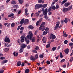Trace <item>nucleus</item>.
<instances>
[{"label": "nucleus", "instance_id": "obj_46", "mask_svg": "<svg viewBox=\"0 0 73 73\" xmlns=\"http://www.w3.org/2000/svg\"><path fill=\"white\" fill-rule=\"evenodd\" d=\"M68 41L67 40H65L64 42V43L65 44H66L68 43Z\"/></svg>", "mask_w": 73, "mask_h": 73}, {"label": "nucleus", "instance_id": "obj_40", "mask_svg": "<svg viewBox=\"0 0 73 73\" xmlns=\"http://www.w3.org/2000/svg\"><path fill=\"white\" fill-rule=\"evenodd\" d=\"M39 14L38 13H36L35 14V16H36L37 17L38 16H39Z\"/></svg>", "mask_w": 73, "mask_h": 73}, {"label": "nucleus", "instance_id": "obj_51", "mask_svg": "<svg viewBox=\"0 0 73 73\" xmlns=\"http://www.w3.org/2000/svg\"><path fill=\"white\" fill-rule=\"evenodd\" d=\"M38 3L40 4V3H41L42 1V0H38Z\"/></svg>", "mask_w": 73, "mask_h": 73}, {"label": "nucleus", "instance_id": "obj_17", "mask_svg": "<svg viewBox=\"0 0 73 73\" xmlns=\"http://www.w3.org/2000/svg\"><path fill=\"white\" fill-rule=\"evenodd\" d=\"M28 9H25V14L26 16H28V15H29V13H28Z\"/></svg>", "mask_w": 73, "mask_h": 73}, {"label": "nucleus", "instance_id": "obj_12", "mask_svg": "<svg viewBox=\"0 0 73 73\" xmlns=\"http://www.w3.org/2000/svg\"><path fill=\"white\" fill-rule=\"evenodd\" d=\"M42 41L44 43H45L46 42V38L44 36L43 38Z\"/></svg>", "mask_w": 73, "mask_h": 73}, {"label": "nucleus", "instance_id": "obj_48", "mask_svg": "<svg viewBox=\"0 0 73 73\" xmlns=\"http://www.w3.org/2000/svg\"><path fill=\"white\" fill-rule=\"evenodd\" d=\"M63 36L65 37H66L68 36V35H66V33H64L63 35Z\"/></svg>", "mask_w": 73, "mask_h": 73}, {"label": "nucleus", "instance_id": "obj_37", "mask_svg": "<svg viewBox=\"0 0 73 73\" xmlns=\"http://www.w3.org/2000/svg\"><path fill=\"white\" fill-rule=\"evenodd\" d=\"M15 23H12L11 24V27L12 28H13V27L15 26Z\"/></svg>", "mask_w": 73, "mask_h": 73}, {"label": "nucleus", "instance_id": "obj_26", "mask_svg": "<svg viewBox=\"0 0 73 73\" xmlns=\"http://www.w3.org/2000/svg\"><path fill=\"white\" fill-rule=\"evenodd\" d=\"M9 50V48H5V49L4 51L5 52H7Z\"/></svg>", "mask_w": 73, "mask_h": 73}, {"label": "nucleus", "instance_id": "obj_59", "mask_svg": "<svg viewBox=\"0 0 73 73\" xmlns=\"http://www.w3.org/2000/svg\"><path fill=\"white\" fill-rule=\"evenodd\" d=\"M59 8V5H57L56 6V9H58Z\"/></svg>", "mask_w": 73, "mask_h": 73}, {"label": "nucleus", "instance_id": "obj_19", "mask_svg": "<svg viewBox=\"0 0 73 73\" xmlns=\"http://www.w3.org/2000/svg\"><path fill=\"white\" fill-rule=\"evenodd\" d=\"M13 54L15 57H17L18 56V52H14L13 53Z\"/></svg>", "mask_w": 73, "mask_h": 73}, {"label": "nucleus", "instance_id": "obj_21", "mask_svg": "<svg viewBox=\"0 0 73 73\" xmlns=\"http://www.w3.org/2000/svg\"><path fill=\"white\" fill-rule=\"evenodd\" d=\"M7 62H8V60H4L1 62V64L2 65H3V64H4L7 63Z\"/></svg>", "mask_w": 73, "mask_h": 73}, {"label": "nucleus", "instance_id": "obj_23", "mask_svg": "<svg viewBox=\"0 0 73 73\" xmlns=\"http://www.w3.org/2000/svg\"><path fill=\"white\" fill-rule=\"evenodd\" d=\"M16 3H17L16 1H15V0H13L11 1L12 4L15 5V4H16Z\"/></svg>", "mask_w": 73, "mask_h": 73}, {"label": "nucleus", "instance_id": "obj_24", "mask_svg": "<svg viewBox=\"0 0 73 73\" xmlns=\"http://www.w3.org/2000/svg\"><path fill=\"white\" fill-rule=\"evenodd\" d=\"M48 33V31H44L43 32V33L42 34V35H46Z\"/></svg>", "mask_w": 73, "mask_h": 73}, {"label": "nucleus", "instance_id": "obj_6", "mask_svg": "<svg viewBox=\"0 0 73 73\" xmlns=\"http://www.w3.org/2000/svg\"><path fill=\"white\" fill-rule=\"evenodd\" d=\"M60 22H57V23L56 24L55 26L54 27V30L56 31V30H57L59 27V25H60Z\"/></svg>", "mask_w": 73, "mask_h": 73}, {"label": "nucleus", "instance_id": "obj_15", "mask_svg": "<svg viewBox=\"0 0 73 73\" xmlns=\"http://www.w3.org/2000/svg\"><path fill=\"white\" fill-rule=\"evenodd\" d=\"M24 24L25 25H26V24H28V23H29V20L28 19H25V21H24Z\"/></svg>", "mask_w": 73, "mask_h": 73}, {"label": "nucleus", "instance_id": "obj_47", "mask_svg": "<svg viewBox=\"0 0 73 73\" xmlns=\"http://www.w3.org/2000/svg\"><path fill=\"white\" fill-rule=\"evenodd\" d=\"M65 61V59H62L60 61V62L61 63L62 62H64V61Z\"/></svg>", "mask_w": 73, "mask_h": 73}, {"label": "nucleus", "instance_id": "obj_41", "mask_svg": "<svg viewBox=\"0 0 73 73\" xmlns=\"http://www.w3.org/2000/svg\"><path fill=\"white\" fill-rule=\"evenodd\" d=\"M69 44V46H73V43H70Z\"/></svg>", "mask_w": 73, "mask_h": 73}, {"label": "nucleus", "instance_id": "obj_2", "mask_svg": "<svg viewBox=\"0 0 73 73\" xmlns=\"http://www.w3.org/2000/svg\"><path fill=\"white\" fill-rule=\"evenodd\" d=\"M43 14L44 15H45L44 16V18L46 20H47L48 19V17L47 16V13H48V9L46 8L45 10L44 9H42Z\"/></svg>", "mask_w": 73, "mask_h": 73}, {"label": "nucleus", "instance_id": "obj_7", "mask_svg": "<svg viewBox=\"0 0 73 73\" xmlns=\"http://www.w3.org/2000/svg\"><path fill=\"white\" fill-rule=\"evenodd\" d=\"M60 22H57V23L56 24L55 26L54 27V30L56 31V30H57L59 27V25H60Z\"/></svg>", "mask_w": 73, "mask_h": 73}, {"label": "nucleus", "instance_id": "obj_9", "mask_svg": "<svg viewBox=\"0 0 73 73\" xmlns=\"http://www.w3.org/2000/svg\"><path fill=\"white\" fill-rule=\"evenodd\" d=\"M25 36H23L21 37V42H24V38H25Z\"/></svg>", "mask_w": 73, "mask_h": 73}, {"label": "nucleus", "instance_id": "obj_58", "mask_svg": "<svg viewBox=\"0 0 73 73\" xmlns=\"http://www.w3.org/2000/svg\"><path fill=\"white\" fill-rule=\"evenodd\" d=\"M50 44H47L46 45V48H49V47H50Z\"/></svg>", "mask_w": 73, "mask_h": 73}, {"label": "nucleus", "instance_id": "obj_34", "mask_svg": "<svg viewBox=\"0 0 73 73\" xmlns=\"http://www.w3.org/2000/svg\"><path fill=\"white\" fill-rule=\"evenodd\" d=\"M39 57L40 58H42L44 57V55L42 54H40L39 55Z\"/></svg>", "mask_w": 73, "mask_h": 73}, {"label": "nucleus", "instance_id": "obj_20", "mask_svg": "<svg viewBox=\"0 0 73 73\" xmlns=\"http://www.w3.org/2000/svg\"><path fill=\"white\" fill-rule=\"evenodd\" d=\"M64 52L66 54H68L69 53V49L68 48H67L64 50Z\"/></svg>", "mask_w": 73, "mask_h": 73}, {"label": "nucleus", "instance_id": "obj_18", "mask_svg": "<svg viewBox=\"0 0 73 73\" xmlns=\"http://www.w3.org/2000/svg\"><path fill=\"white\" fill-rule=\"evenodd\" d=\"M70 3L67 2L65 3L64 6H65L66 7H68V6H69V5H70Z\"/></svg>", "mask_w": 73, "mask_h": 73}, {"label": "nucleus", "instance_id": "obj_42", "mask_svg": "<svg viewBox=\"0 0 73 73\" xmlns=\"http://www.w3.org/2000/svg\"><path fill=\"white\" fill-rule=\"evenodd\" d=\"M35 49H36V50H38L39 49V47H38V46H36L35 47Z\"/></svg>", "mask_w": 73, "mask_h": 73}, {"label": "nucleus", "instance_id": "obj_5", "mask_svg": "<svg viewBox=\"0 0 73 73\" xmlns=\"http://www.w3.org/2000/svg\"><path fill=\"white\" fill-rule=\"evenodd\" d=\"M60 22H57V23L56 24L55 26L54 27V30L56 31V30H57L59 27V25H60Z\"/></svg>", "mask_w": 73, "mask_h": 73}, {"label": "nucleus", "instance_id": "obj_64", "mask_svg": "<svg viewBox=\"0 0 73 73\" xmlns=\"http://www.w3.org/2000/svg\"><path fill=\"white\" fill-rule=\"evenodd\" d=\"M3 72H4V70H0V73H3Z\"/></svg>", "mask_w": 73, "mask_h": 73}, {"label": "nucleus", "instance_id": "obj_4", "mask_svg": "<svg viewBox=\"0 0 73 73\" xmlns=\"http://www.w3.org/2000/svg\"><path fill=\"white\" fill-rule=\"evenodd\" d=\"M55 39L56 38V36L53 34L50 35V37H48V39L50 40V39Z\"/></svg>", "mask_w": 73, "mask_h": 73}, {"label": "nucleus", "instance_id": "obj_31", "mask_svg": "<svg viewBox=\"0 0 73 73\" xmlns=\"http://www.w3.org/2000/svg\"><path fill=\"white\" fill-rule=\"evenodd\" d=\"M36 40V38L35 37H33V38L32 39V41L33 42H35Z\"/></svg>", "mask_w": 73, "mask_h": 73}, {"label": "nucleus", "instance_id": "obj_30", "mask_svg": "<svg viewBox=\"0 0 73 73\" xmlns=\"http://www.w3.org/2000/svg\"><path fill=\"white\" fill-rule=\"evenodd\" d=\"M21 62H17V66H20L21 65Z\"/></svg>", "mask_w": 73, "mask_h": 73}, {"label": "nucleus", "instance_id": "obj_53", "mask_svg": "<svg viewBox=\"0 0 73 73\" xmlns=\"http://www.w3.org/2000/svg\"><path fill=\"white\" fill-rule=\"evenodd\" d=\"M22 27V26H21V25H20V26H19L18 27V28H17V30H19L20 29V27Z\"/></svg>", "mask_w": 73, "mask_h": 73}, {"label": "nucleus", "instance_id": "obj_52", "mask_svg": "<svg viewBox=\"0 0 73 73\" xmlns=\"http://www.w3.org/2000/svg\"><path fill=\"white\" fill-rule=\"evenodd\" d=\"M44 67H43L42 68L40 67H39V70H41L42 69H44Z\"/></svg>", "mask_w": 73, "mask_h": 73}, {"label": "nucleus", "instance_id": "obj_29", "mask_svg": "<svg viewBox=\"0 0 73 73\" xmlns=\"http://www.w3.org/2000/svg\"><path fill=\"white\" fill-rule=\"evenodd\" d=\"M14 15V14L13 13H11L9 15H8V17H12Z\"/></svg>", "mask_w": 73, "mask_h": 73}, {"label": "nucleus", "instance_id": "obj_62", "mask_svg": "<svg viewBox=\"0 0 73 73\" xmlns=\"http://www.w3.org/2000/svg\"><path fill=\"white\" fill-rule=\"evenodd\" d=\"M52 9V8L50 7L48 9V12H50Z\"/></svg>", "mask_w": 73, "mask_h": 73}, {"label": "nucleus", "instance_id": "obj_57", "mask_svg": "<svg viewBox=\"0 0 73 73\" xmlns=\"http://www.w3.org/2000/svg\"><path fill=\"white\" fill-rule=\"evenodd\" d=\"M41 40V38H40V39H38L37 40V42H39V41H40V40Z\"/></svg>", "mask_w": 73, "mask_h": 73}, {"label": "nucleus", "instance_id": "obj_25", "mask_svg": "<svg viewBox=\"0 0 73 73\" xmlns=\"http://www.w3.org/2000/svg\"><path fill=\"white\" fill-rule=\"evenodd\" d=\"M42 7H43L44 8H46L47 6H48V4H44L43 5H42Z\"/></svg>", "mask_w": 73, "mask_h": 73}, {"label": "nucleus", "instance_id": "obj_56", "mask_svg": "<svg viewBox=\"0 0 73 73\" xmlns=\"http://www.w3.org/2000/svg\"><path fill=\"white\" fill-rule=\"evenodd\" d=\"M33 52L35 53H37V51L36 50H33Z\"/></svg>", "mask_w": 73, "mask_h": 73}, {"label": "nucleus", "instance_id": "obj_39", "mask_svg": "<svg viewBox=\"0 0 73 73\" xmlns=\"http://www.w3.org/2000/svg\"><path fill=\"white\" fill-rule=\"evenodd\" d=\"M23 50H24V49H23V48H21L19 50L20 52L22 53V52H23Z\"/></svg>", "mask_w": 73, "mask_h": 73}, {"label": "nucleus", "instance_id": "obj_36", "mask_svg": "<svg viewBox=\"0 0 73 73\" xmlns=\"http://www.w3.org/2000/svg\"><path fill=\"white\" fill-rule=\"evenodd\" d=\"M45 23L44 22H43L41 24V25L40 26V28L41 27V26L42 27H44V25H45Z\"/></svg>", "mask_w": 73, "mask_h": 73}, {"label": "nucleus", "instance_id": "obj_50", "mask_svg": "<svg viewBox=\"0 0 73 73\" xmlns=\"http://www.w3.org/2000/svg\"><path fill=\"white\" fill-rule=\"evenodd\" d=\"M52 9L54 10H55V9H56V7H55V6H53L52 7Z\"/></svg>", "mask_w": 73, "mask_h": 73}, {"label": "nucleus", "instance_id": "obj_10", "mask_svg": "<svg viewBox=\"0 0 73 73\" xmlns=\"http://www.w3.org/2000/svg\"><path fill=\"white\" fill-rule=\"evenodd\" d=\"M45 26H41V27H40V26L39 28V30H41V31H43L45 30Z\"/></svg>", "mask_w": 73, "mask_h": 73}, {"label": "nucleus", "instance_id": "obj_55", "mask_svg": "<svg viewBox=\"0 0 73 73\" xmlns=\"http://www.w3.org/2000/svg\"><path fill=\"white\" fill-rule=\"evenodd\" d=\"M18 42L19 44V45H21V43H20V39H18Z\"/></svg>", "mask_w": 73, "mask_h": 73}, {"label": "nucleus", "instance_id": "obj_38", "mask_svg": "<svg viewBox=\"0 0 73 73\" xmlns=\"http://www.w3.org/2000/svg\"><path fill=\"white\" fill-rule=\"evenodd\" d=\"M18 0L20 4H22L23 3V0Z\"/></svg>", "mask_w": 73, "mask_h": 73}, {"label": "nucleus", "instance_id": "obj_13", "mask_svg": "<svg viewBox=\"0 0 73 73\" xmlns=\"http://www.w3.org/2000/svg\"><path fill=\"white\" fill-rule=\"evenodd\" d=\"M70 20L68 18H66L64 20V22L66 24L68 21H70Z\"/></svg>", "mask_w": 73, "mask_h": 73}, {"label": "nucleus", "instance_id": "obj_8", "mask_svg": "<svg viewBox=\"0 0 73 73\" xmlns=\"http://www.w3.org/2000/svg\"><path fill=\"white\" fill-rule=\"evenodd\" d=\"M4 41L5 42H11V40L9 39V38L8 37V36H6L5 38L4 39Z\"/></svg>", "mask_w": 73, "mask_h": 73}, {"label": "nucleus", "instance_id": "obj_35", "mask_svg": "<svg viewBox=\"0 0 73 73\" xmlns=\"http://www.w3.org/2000/svg\"><path fill=\"white\" fill-rule=\"evenodd\" d=\"M57 49V47H54L52 48V51H54V50H56V49Z\"/></svg>", "mask_w": 73, "mask_h": 73}, {"label": "nucleus", "instance_id": "obj_11", "mask_svg": "<svg viewBox=\"0 0 73 73\" xmlns=\"http://www.w3.org/2000/svg\"><path fill=\"white\" fill-rule=\"evenodd\" d=\"M20 45H21V48L23 49H24L27 46V45L25 44H21Z\"/></svg>", "mask_w": 73, "mask_h": 73}, {"label": "nucleus", "instance_id": "obj_33", "mask_svg": "<svg viewBox=\"0 0 73 73\" xmlns=\"http://www.w3.org/2000/svg\"><path fill=\"white\" fill-rule=\"evenodd\" d=\"M25 73H29V69H27L25 70Z\"/></svg>", "mask_w": 73, "mask_h": 73}, {"label": "nucleus", "instance_id": "obj_49", "mask_svg": "<svg viewBox=\"0 0 73 73\" xmlns=\"http://www.w3.org/2000/svg\"><path fill=\"white\" fill-rule=\"evenodd\" d=\"M49 28L48 27H46L45 29V31H46L48 32V31H49Z\"/></svg>", "mask_w": 73, "mask_h": 73}, {"label": "nucleus", "instance_id": "obj_32", "mask_svg": "<svg viewBox=\"0 0 73 73\" xmlns=\"http://www.w3.org/2000/svg\"><path fill=\"white\" fill-rule=\"evenodd\" d=\"M67 1V0H64L63 1H62L61 3V5H62V4H64V3H66Z\"/></svg>", "mask_w": 73, "mask_h": 73}, {"label": "nucleus", "instance_id": "obj_61", "mask_svg": "<svg viewBox=\"0 0 73 73\" xmlns=\"http://www.w3.org/2000/svg\"><path fill=\"white\" fill-rule=\"evenodd\" d=\"M0 58L1 60H4V59H5V57H1Z\"/></svg>", "mask_w": 73, "mask_h": 73}, {"label": "nucleus", "instance_id": "obj_27", "mask_svg": "<svg viewBox=\"0 0 73 73\" xmlns=\"http://www.w3.org/2000/svg\"><path fill=\"white\" fill-rule=\"evenodd\" d=\"M35 58L36 60L38 58V54H36L35 55Z\"/></svg>", "mask_w": 73, "mask_h": 73}, {"label": "nucleus", "instance_id": "obj_45", "mask_svg": "<svg viewBox=\"0 0 73 73\" xmlns=\"http://www.w3.org/2000/svg\"><path fill=\"white\" fill-rule=\"evenodd\" d=\"M60 58H62V57H64V56H62V53L60 52Z\"/></svg>", "mask_w": 73, "mask_h": 73}, {"label": "nucleus", "instance_id": "obj_43", "mask_svg": "<svg viewBox=\"0 0 73 73\" xmlns=\"http://www.w3.org/2000/svg\"><path fill=\"white\" fill-rule=\"evenodd\" d=\"M46 64H47L48 65H49V64H50V62L48 60L46 61Z\"/></svg>", "mask_w": 73, "mask_h": 73}, {"label": "nucleus", "instance_id": "obj_1", "mask_svg": "<svg viewBox=\"0 0 73 73\" xmlns=\"http://www.w3.org/2000/svg\"><path fill=\"white\" fill-rule=\"evenodd\" d=\"M33 37V34L32 32L30 31L29 32V35H27V37L25 38V41L27 42V44H29V39L30 40H32V38Z\"/></svg>", "mask_w": 73, "mask_h": 73}, {"label": "nucleus", "instance_id": "obj_44", "mask_svg": "<svg viewBox=\"0 0 73 73\" xmlns=\"http://www.w3.org/2000/svg\"><path fill=\"white\" fill-rule=\"evenodd\" d=\"M24 29V27H22L20 29V31H23Z\"/></svg>", "mask_w": 73, "mask_h": 73}, {"label": "nucleus", "instance_id": "obj_54", "mask_svg": "<svg viewBox=\"0 0 73 73\" xmlns=\"http://www.w3.org/2000/svg\"><path fill=\"white\" fill-rule=\"evenodd\" d=\"M70 62H72V61H73V57H71V59L70 60Z\"/></svg>", "mask_w": 73, "mask_h": 73}, {"label": "nucleus", "instance_id": "obj_16", "mask_svg": "<svg viewBox=\"0 0 73 73\" xmlns=\"http://www.w3.org/2000/svg\"><path fill=\"white\" fill-rule=\"evenodd\" d=\"M68 11V9L67 8H64L63 9V12L64 13Z\"/></svg>", "mask_w": 73, "mask_h": 73}, {"label": "nucleus", "instance_id": "obj_60", "mask_svg": "<svg viewBox=\"0 0 73 73\" xmlns=\"http://www.w3.org/2000/svg\"><path fill=\"white\" fill-rule=\"evenodd\" d=\"M38 24H39V21H38L36 23V26H38Z\"/></svg>", "mask_w": 73, "mask_h": 73}, {"label": "nucleus", "instance_id": "obj_28", "mask_svg": "<svg viewBox=\"0 0 73 73\" xmlns=\"http://www.w3.org/2000/svg\"><path fill=\"white\" fill-rule=\"evenodd\" d=\"M29 28L31 29H33L34 27L32 25H30L28 27Z\"/></svg>", "mask_w": 73, "mask_h": 73}, {"label": "nucleus", "instance_id": "obj_22", "mask_svg": "<svg viewBox=\"0 0 73 73\" xmlns=\"http://www.w3.org/2000/svg\"><path fill=\"white\" fill-rule=\"evenodd\" d=\"M24 23V19L23 18L22 19L20 22V24L21 25H23V23Z\"/></svg>", "mask_w": 73, "mask_h": 73}, {"label": "nucleus", "instance_id": "obj_3", "mask_svg": "<svg viewBox=\"0 0 73 73\" xmlns=\"http://www.w3.org/2000/svg\"><path fill=\"white\" fill-rule=\"evenodd\" d=\"M42 4H36L35 5V9H39V8H42Z\"/></svg>", "mask_w": 73, "mask_h": 73}, {"label": "nucleus", "instance_id": "obj_14", "mask_svg": "<svg viewBox=\"0 0 73 73\" xmlns=\"http://www.w3.org/2000/svg\"><path fill=\"white\" fill-rule=\"evenodd\" d=\"M30 60L32 61H35L36 59L34 56H31L30 58Z\"/></svg>", "mask_w": 73, "mask_h": 73}, {"label": "nucleus", "instance_id": "obj_63", "mask_svg": "<svg viewBox=\"0 0 73 73\" xmlns=\"http://www.w3.org/2000/svg\"><path fill=\"white\" fill-rule=\"evenodd\" d=\"M51 43V41H50V40H49L48 42V44L50 45Z\"/></svg>", "mask_w": 73, "mask_h": 73}]
</instances>
